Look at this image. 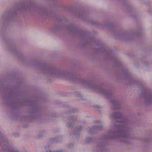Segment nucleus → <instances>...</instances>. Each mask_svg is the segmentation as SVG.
Returning a JSON list of instances; mask_svg holds the SVG:
<instances>
[{
  "label": "nucleus",
  "instance_id": "f257e3e1",
  "mask_svg": "<svg viewBox=\"0 0 152 152\" xmlns=\"http://www.w3.org/2000/svg\"><path fill=\"white\" fill-rule=\"evenodd\" d=\"M110 118H118L122 120V114L120 113H113L112 115L110 116Z\"/></svg>",
  "mask_w": 152,
  "mask_h": 152
},
{
  "label": "nucleus",
  "instance_id": "f03ea898",
  "mask_svg": "<svg viewBox=\"0 0 152 152\" xmlns=\"http://www.w3.org/2000/svg\"><path fill=\"white\" fill-rule=\"evenodd\" d=\"M83 128L81 126H78L76 128L75 130L77 131H80L82 130Z\"/></svg>",
  "mask_w": 152,
  "mask_h": 152
},
{
  "label": "nucleus",
  "instance_id": "7ed1b4c3",
  "mask_svg": "<svg viewBox=\"0 0 152 152\" xmlns=\"http://www.w3.org/2000/svg\"><path fill=\"white\" fill-rule=\"evenodd\" d=\"M71 124L70 123H68L67 126L68 127H70L71 126Z\"/></svg>",
  "mask_w": 152,
  "mask_h": 152
},
{
  "label": "nucleus",
  "instance_id": "20e7f679",
  "mask_svg": "<svg viewBox=\"0 0 152 152\" xmlns=\"http://www.w3.org/2000/svg\"><path fill=\"white\" fill-rule=\"evenodd\" d=\"M94 107H95L96 108H98V109H99V106H98L97 105H94Z\"/></svg>",
  "mask_w": 152,
  "mask_h": 152
},
{
  "label": "nucleus",
  "instance_id": "39448f33",
  "mask_svg": "<svg viewBox=\"0 0 152 152\" xmlns=\"http://www.w3.org/2000/svg\"><path fill=\"white\" fill-rule=\"evenodd\" d=\"M149 101L152 102V96H150L149 98Z\"/></svg>",
  "mask_w": 152,
  "mask_h": 152
},
{
  "label": "nucleus",
  "instance_id": "423d86ee",
  "mask_svg": "<svg viewBox=\"0 0 152 152\" xmlns=\"http://www.w3.org/2000/svg\"><path fill=\"white\" fill-rule=\"evenodd\" d=\"M114 105H116V106H119V104H118L117 102H116V103H115V104H114Z\"/></svg>",
  "mask_w": 152,
  "mask_h": 152
},
{
  "label": "nucleus",
  "instance_id": "0eeeda50",
  "mask_svg": "<svg viewBox=\"0 0 152 152\" xmlns=\"http://www.w3.org/2000/svg\"><path fill=\"white\" fill-rule=\"evenodd\" d=\"M100 122V121H96L95 122V123H99Z\"/></svg>",
  "mask_w": 152,
  "mask_h": 152
},
{
  "label": "nucleus",
  "instance_id": "6e6552de",
  "mask_svg": "<svg viewBox=\"0 0 152 152\" xmlns=\"http://www.w3.org/2000/svg\"><path fill=\"white\" fill-rule=\"evenodd\" d=\"M122 127L124 128H125L126 127V125L123 126Z\"/></svg>",
  "mask_w": 152,
  "mask_h": 152
},
{
  "label": "nucleus",
  "instance_id": "1a4fd4ad",
  "mask_svg": "<svg viewBox=\"0 0 152 152\" xmlns=\"http://www.w3.org/2000/svg\"><path fill=\"white\" fill-rule=\"evenodd\" d=\"M49 147H50L49 145H47V146H45V148H46L47 147L49 148Z\"/></svg>",
  "mask_w": 152,
  "mask_h": 152
},
{
  "label": "nucleus",
  "instance_id": "9d476101",
  "mask_svg": "<svg viewBox=\"0 0 152 152\" xmlns=\"http://www.w3.org/2000/svg\"><path fill=\"white\" fill-rule=\"evenodd\" d=\"M47 152H52L50 150L48 151H47Z\"/></svg>",
  "mask_w": 152,
  "mask_h": 152
},
{
  "label": "nucleus",
  "instance_id": "9b49d317",
  "mask_svg": "<svg viewBox=\"0 0 152 152\" xmlns=\"http://www.w3.org/2000/svg\"><path fill=\"white\" fill-rule=\"evenodd\" d=\"M124 123H126L125 122H122V124H122V125H124Z\"/></svg>",
  "mask_w": 152,
  "mask_h": 152
},
{
  "label": "nucleus",
  "instance_id": "f8f14e48",
  "mask_svg": "<svg viewBox=\"0 0 152 152\" xmlns=\"http://www.w3.org/2000/svg\"><path fill=\"white\" fill-rule=\"evenodd\" d=\"M98 127H97V126H96V127H94L93 128H98Z\"/></svg>",
  "mask_w": 152,
  "mask_h": 152
},
{
  "label": "nucleus",
  "instance_id": "ddd939ff",
  "mask_svg": "<svg viewBox=\"0 0 152 152\" xmlns=\"http://www.w3.org/2000/svg\"><path fill=\"white\" fill-rule=\"evenodd\" d=\"M55 152H62V151H55Z\"/></svg>",
  "mask_w": 152,
  "mask_h": 152
},
{
  "label": "nucleus",
  "instance_id": "4468645a",
  "mask_svg": "<svg viewBox=\"0 0 152 152\" xmlns=\"http://www.w3.org/2000/svg\"><path fill=\"white\" fill-rule=\"evenodd\" d=\"M74 133L75 134H76V133L75 132H74Z\"/></svg>",
  "mask_w": 152,
  "mask_h": 152
},
{
  "label": "nucleus",
  "instance_id": "2eb2a0df",
  "mask_svg": "<svg viewBox=\"0 0 152 152\" xmlns=\"http://www.w3.org/2000/svg\"><path fill=\"white\" fill-rule=\"evenodd\" d=\"M119 108V107H117L115 108V109H118Z\"/></svg>",
  "mask_w": 152,
  "mask_h": 152
},
{
  "label": "nucleus",
  "instance_id": "dca6fc26",
  "mask_svg": "<svg viewBox=\"0 0 152 152\" xmlns=\"http://www.w3.org/2000/svg\"><path fill=\"white\" fill-rule=\"evenodd\" d=\"M123 137H126V136H123Z\"/></svg>",
  "mask_w": 152,
  "mask_h": 152
},
{
  "label": "nucleus",
  "instance_id": "f3484780",
  "mask_svg": "<svg viewBox=\"0 0 152 152\" xmlns=\"http://www.w3.org/2000/svg\"><path fill=\"white\" fill-rule=\"evenodd\" d=\"M117 122H118V123H119V121H117Z\"/></svg>",
  "mask_w": 152,
  "mask_h": 152
},
{
  "label": "nucleus",
  "instance_id": "a211bd4d",
  "mask_svg": "<svg viewBox=\"0 0 152 152\" xmlns=\"http://www.w3.org/2000/svg\"><path fill=\"white\" fill-rule=\"evenodd\" d=\"M88 129H90V127H89V128H88Z\"/></svg>",
  "mask_w": 152,
  "mask_h": 152
},
{
  "label": "nucleus",
  "instance_id": "6ab92c4d",
  "mask_svg": "<svg viewBox=\"0 0 152 152\" xmlns=\"http://www.w3.org/2000/svg\"><path fill=\"white\" fill-rule=\"evenodd\" d=\"M126 121L128 122V121L127 120H126Z\"/></svg>",
  "mask_w": 152,
  "mask_h": 152
}]
</instances>
